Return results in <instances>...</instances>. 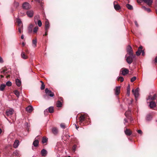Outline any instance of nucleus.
Here are the masks:
<instances>
[{"label":"nucleus","mask_w":157,"mask_h":157,"mask_svg":"<svg viewBox=\"0 0 157 157\" xmlns=\"http://www.w3.org/2000/svg\"><path fill=\"white\" fill-rule=\"evenodd\" d=\"M39 144V141L37 140H35L33 143V145L34 146L36 147H37Z\"/></svg>","instance_id":"obj_30"},{"label":"nucleus","mask_w":157,"mask_h":157,"mask_svg":"<svg viewBox=\"0 0 157 157\" xmlns=\"http://www.w3.org/2000/svg\"><path fill=\"white\" fill-rule=\"evenodd\" d=\"M125 128H126L124 130V133L125 134L127 135L130 136L132 134L131 131L129 129H127L126 127H125Z\"/></svg>","instance_id":"obj_17"},{"label":"nucleus","mask_w":157,"mask_h":157,"mask_svg":"<svg viewBox=\"0 0 157 157\" xmlns=\"http://www.w3.org/2000/svg\"><path fill=\"white\" fill-rule=\"evenodd\" d=\"M18 31L20 33H21L23 31V26H18Z\"/></svg>","instance_id":"obj_38"},{"label":"nucleus","mask_w":157,"mask_h":157,"mask_svg":"<svg viewBox=\"0 0 157 157\" xmlns=\"http://www.w3.org/2000/svg\"><path fill=\"white\" fill-rule=\"evenodd\" d=\"M40 82L42 84L43 83H44L42 81H40Z\"/></svg>","instance_id":"obj_64"},{"label":"nucleus","mask_w":157,"mask_h":157,"mask_svg":"<svg viewBox=\"0 0 157 157\" xmlns=\"http://www.w3.org/2000/svg\"><path fill=\"white\" fill-rule=\"evenodd\" d=\"M136 79V77H133L131 78V81L132 82H133L134 81H135Z\"/></svg>","instance_id":"obj_47"},{"label":"nucleus","mask_w":157,"mask_h":157,"mask_svg":"<svg viewBox=\"0 0 157 157\" xmlns=\"http://www.w3.org/2000/svg\"><path fill=\"white\" fill-rule=\"evenodd\" d=\"M152 118V117L151 114H148L147 115L146 117V120L147 121H151Z\"/></svg>","instance_id":"obj_16"},{"label":"nucleus","mask_w":157,"mask_h":157,"mask_svg":"<svg viewBox=\"0 0 157 157\" xmlns=\"http://www.w3.org/2000/svg\"><path fill=\"white\" fill-rule=\"evenodd\" d=\"M128 54L126 55V60L127 62L129 64H131L133 62V59L135 56L133 55H129V56H127Z\"/></svg>","instance_id":"obj_2"},{"label":"nucleus","mask_w":157,"mask_h":157,"mask_svg":"<svg viewBox=\"0 0 157 157\" xmlns=\"http://www.w3.org/2000/svg\"><path fill=\"white\" fill-rule=\"evenodd\" d=\"M116 3H117V2L116 1H114L113 2V5L114 9L116 10H119L121 8L120 6L118 4L115 5Z\"/></svg>","instance_id":"obj_20"},{"label":"nucleus","mask_w":157,"mask_h":157,"mask_svg":"<svg viewBox=\"0 0 157 157\" xmlns=\"http://www.w3.org/2000/svg\"><path fill=\"white\" fill-rule=\"evenodd\" d=\"M26 14L28 17H33L34 14V12L33 10H30L27 11Z\"/></svg>","instance_id":"obj_13"},{"label":"nucleus","mask_w":157,"mask_h":157,"mask_svg":"<svg viewBox=\"0 0 157 157\" xmlns=\"http://www.w3.org/2000/svg\"><path fill=\"white\" fill-rule=\"evenodd\" d=\"M3 74H0V76L1 78H2L4 77L3 75H2Z\"/></svg>","instance_id":"obj_56"},{"label":"nucleus","mask_w":157,"mask_h":157,"mask_svg":"<svg viewBox=\"0 0 157 157\" xmlns=\"http://www.w3.org/2000/svg\"><path fill=\"white\" fill-rule=\"evenodd\" d=\"M45 31L47 32H48V29L50 25L49 21L48 20H46L45 21Z\"/></svg>","instance_id":"obj_18"},{"label":"nucleus","mask_w":157,"mask_h":157,"mask_svg":"<svg viewBox=\"0 0 157 157\" xmlns=\"http://www.w3.org/2000/svg\"><path fill=\"white\" fill-rule=\"evenodd\" d=\"M22 7L24 9L28 10L31 8V6L28 3L25 2L23 3Z\"/></svg>","instance_id":"obj_9"},{"label":"nucleus","mask_w":157,"mask_h":157,"mask_svg":"<svg viewBox=\"0 0 157 157\" xmlns=\"http://www.w3.org/2000/svg\"><path fill=\"white\" fill-rule=\"evenodd\" d=\"M6 85L8 86H11L12 83L10 81H7L6 83Z\"/></svg>","instance_id":"obj_43"},{"label":"nucleus","mask_w":157,"mask_h":157,"mask_svg":"<svg viewBox=\"0 0 157 157\" xmlns=\"http://www.w3.org/2000/svg\"><path fill=\"white\" fill-rule=\"evenodd\" d=\"M14 93L15 95H16L17 97V98H19L20 95V94L18 91L17 90H15L14 91Z\"/></svg>","instance_id":"obj_33"},{"label":"nucleus","mask_w":157,"mask_h":157,"mask_svg":"<svg viewBox=\"0 0 157 157\" xmlns=\"http://www.w3.org/2000/svg\"><path fill=\"white\" fill-rule=\"evenodd\" d=\"M139 89L138 88H137L135 90L134 89L132 90V92L134 95L136 100H137V98L139 96Z\"/></svg>","instance_id":"obj_5"},{"label":"nucleus","mask_w":157,"mask_h":157,"mask_svg":"<svg viewBox=\"0 0 157 157\" xmlns=\"http://www.w3.org/2000/svg\"><path fill=\"white\" fill-rule=\"evenodd\" d=\"M14 110L12 109H7L6 111V114L8 117L11 116L13 113Z\"/></svg>","instance_id":"obj_8"},{"label":"nucleus","mask_w":157,"mask_h":157,"mask_svg":"<svg viewBox=\"0 0 157 157\" xmlns=\"http://www.w3.org/2000/svg\"><path fill=\"white\" fill-rule=\"evenodd\" d=\"M16 83L17 86H20L21 84V82L19 79L17 78L16 79Z\"/></svg>","instance_id":"obj_27"},{"label":"nucleus","mask_w":157,"mask_h":157,"mask_svg":"<svg viewBox=\"0 0 157 157\" xmlns=\"http://www.w3.org/2000/svg\"><path fill=\"white\" fill-rule=\"evenodd\" d=\"M13 155L18 156L19 155L18 151H15L13 152Z\"/></svg>","instance_id":"obj_46"},{"label":"nucleus","mask_w":157,"mask_h":157,"mask_svg":"<svg viewBox=\"0 0 157 157\" xmlns=\"http://www.w3.org/2000/svg\"><path fill=\"white\" fill-rule=\"evenodd\" d=\"M135 25H136L137 27H138V25L137 22L136 21H135Z\"/></svg>","instance_id":"obj_54"},{"label":"nucleus","mask_w":157,"mask_h":157,"mask_svg":"<svg viewBox=\"0 0 157 157\" xmlns=\"http://www.w3.org/2000/svg\"><path fill=\"white\" fill-rule=\"evenodd\" d=\"M19 144V141L18 140H15L13 144V146L14 148H16L18 147Z\"/></svg>","instance_id":"obj_22"},{"label":"nucleus","mask_w":157,"mask_h":157,"mask_svg":"<svg viewBox=\"0 0 157 157\" xmlns=\"http://www.w3.org/2000/svg\"><path fill=\"white\" fill-rule=\"evenodd\" d=\"M38 29H39V28H38V27H37V26L35 27L34 28V29L33 30V33H36L37 32V31Z\"/></svg>","instance_id":"obj_41"},{"label":"nucleus","mask_w":157,"mask_h":157,"mask_svg":"<svg viewBox=\"0 0 157 157\" xmlns=\"http://www.w3.org/2000/svg\"><path fill=\"white\" fill-rule=\"evenodd\" d=\"M33 25L31 24L29 27L28 30L29 33H31L32 32L33 29Z\"/></svg>","instance_id":"obj_28"},{"label":"nucleus","mask_w":157,"mask_h":157,"mask_svg":"<svg viewBox=\"0 0 157 157\" xmlns=\"http://www.w3.org/2000/svg\"><path fill=\"white\" fill-rule=\"evenodd\" d=\"M10 70L9 69L4 68L1 69L0 71V74L6 75L10 71Z\"/></svg>","instance_id":"obj_7"},{"label":"nucleus","mask_w":157,"mask_h":157,"mask_svg":"<svg viewBox=\"0 0 157 157\" xmlns=\"http://www.w3.org/2000/svg\"><path fill=\"white\" fill-rule=\"evenodd\" d=\"M142 8L143 10H144L145 11H146L148 12H150L151 11V10L150 8H147L145 6H143L142 7Z\"/></svg>","instance_id":"obj_32"},{"label":"nucleus","mask_w":157,"mask_h":157,"mask_svg":"<svg viewBox=\"0 0 157 157\" xmlns=\"http://www.w3.org/2000/svg\"><path fill=\"white\" fill-rule=\"evenodd\" d=\"M121 72L122 74L123 75H125L128 73L129 72L128 70L125 68H122L121 71Z\"/></svg>","instance_id":"obj_10"},{"label":"nucleus","mask_w":157,"mask_h":157,"mask_svg":"<svg viewBox=\"0 0 157 157\" xmlns=\"http://www.w3.org/2000/svg\"><path fill=\"white\" fill-rule=\"evenodd\" d=\"M120 86H116L115 89V94L116 95H118L120 92Z\"/></svg>","instance_id":"obj_15"},{"label":"nucleus","mask_w":157,"mask_h":157,"mask_svg":"<svg viewBox=\"0 0 157 157\" xmlns=\"http://www.w3.org/2000/svg\"><path fill=\"white\" fill-rule=\"evenodd\" d=\"M137 132L138 133L140 134H142V131L140 130H139L137 131Z\"/></svg>","instance_id":"obj_51"},{"label":"nucleus","mask_w":157,"mask_h":157,"mask_svg":"<svg viewBox=\"0 0 157 157\" xmlns=\"http://www.w3.org/2000/svg\"><path fill=\"white\" fill-rule=\"evenodd\" d=\"M48 140V139L47 138L43 137L42 139V143L43 144H44L45 143H46Z\"/></svg>","instance_id":"obj_40"},{"label":"nucleus","mask_w":157,"mask_h":157,"mask_svg":"<svg viewBox=\"0 0 157 157\" xmlns=\"http://www.w3.org/2000/svg\"><path fill=\"white\" fill-rule=\"evenodd\" d=\"M62 105V103L59 101H58L56 103V106L57 107H60Z\"/></svg>","instance_id":"obj_37"},{"label":"nucleus","mask_w":157,"mask_h":157,"mask_svg":"<svg viewBox=\"0 0 157 157\" xmlns=\"http://www.w3.org/2000/svg\"><path fill=\"white\" fill-rule=\"evenodd\" d=\"M5 86L6 85L5 84H1L0 86V90L3 91L4 90Z\"/></svg>","instance_id":"obj_35"},{"label":"nucleus","mask_w":157,"mask_h":157,"mask_svg":"<svg viewBox=\"0 0 157 157\" xmlns=\"http://www.w3.org/2000/svg\"><path fill=\"white\" fill-rule=\"evenodd\" d=\"M37 40L36 39H33L32 40V46L34 48L36 46Z\"/></svg>","instance_id":"obj_26"},{"label":"nucleus","mask_w":157,"mask_h":157,"mask_svg":"<svg viewBox=\"0 0 157 157\" xmlns=\"http://www.w3.org/2000/svg\"><path fill=\"white\" fill-rule=\"evenodd\" d=\"M155 63L157 64V56H156L155 57Z\"/></svg>","instance_id":"obj_55"},{"label":"nucleus","mask_w":157,"mask_h":157,"mask_svg":"<svg viewBox=\"0 0 157 157\" xmlns=\"http://www.w3.org/2000/svg\"><path fill=\"white\" fill-rule=\"evenodd\" d=\"M142 52V56H144V52L143 51L141 50V53Z\"/></svg>","instance_id":"obj_53"},{"label":"nucleus","mask_w":157,"mask_h":157,"mask_svg":"<svg viewBox=\"0 0 157 157\" xmlns=\"http://www.w3.org/2000/svg\"><path fill=\"white\" fill-rule=\"evenodd\" d=\"M2 132V129L0 128V134Z\"/></svg>","instance_id":"obj_62"},{"label":"nucleus","mask_w":157,"mask_h":157,"mask_svg":"<svg viewBox=\"0 0 157 157\" xmlns=\"http://www.w3.org/2000/svg\"><path fill=\"white\" fill-rule=\"evenodd\" d=\"M26 109L28 112L29 113H31L33 109V108L31 106H29L27 107H26Z\"/></svg>","instance_id":"obj_21"},{"label":"nucleus","mask_w":157,"mask_h":157,"mask_svg":"<svg viewBox=\"0 0 157 157\" xmlns=\"http://www.w3.org/2000/svg\"><path fill=\"white\" fill-rule=\"evenodd\" d=\"M117 80L118 81H120L121 82H122L124 81V78L120 76L117 78Z\"/></svg>","instance_id":"obj_42"},{"label":"nucleus","mask_w":157,"mask_h":157,"mask_svg":"<svg viewBox=\"0 0 157 157\" xmlns=\"http://www.w3.org/2000/svg\"><path fill=\"white\" fill-rule=\"evenodd\" d=\"M48 32H47L45 31V33L44 35H44H45V36H46V35H47V33H48Z\"/></svg>","instance_id":"obj_59"},{"label":"nucleus","mask_w":157,"mask_h":157,"mask_svg":"<svg viewBox=\"0 0 157 157\" xmlns=\"http://www.w3.org/2000/svg\"><path fill=\"white\" fill-rule=\"evenodd\" d=\"M142 48H143V47L141 46H140L139 48L138 51L137 52H136V55L137 56H139L140 55V54L141 53V50H142Z\"/></svg>","instance_id":"obj_19"},{"label":"nucleus","mask_w":157,"mask_h":157,"mask_svg":"<svg viewBox=\"0 0 157 157\" xmlns=\"http://www.w3.org/2000/svg\"><path fill=\"white\" fill-rule=\"evenodd\" d=\"M35 0L39 2V3H40V0Z\"/></svg>","instance_id":"obj_60"},{"label":"nucleus","mask_w":157,"mask_h":157,"mask_svg":"<svg viewBox=\"0 0 157 157\" xmlns=\"http://www.w3.org/2000/svg\"><path fill=\"white\" fill-rule=\"evenodd\" d=\"M127 51L129 55H133L132 49L131 46L129 45L127 47Z\"/></svg>","instance_id":"obj_11"},{"label":"nucleus","mask_w":157,"mask_h":157,"mask_svg":"<svg viewBox=\"0 0 157 157\" xmlns=\"http://www.w3.org/2000/svg\"><path fill=\"white\" fill-rule=\"evenodd\" d=\"M17 22L18 23V26H23L21 21L19 18H17Z\"/></svg>","instance_id":"obj_29"},{"label":"nucleus","mask_w":157,"mask_h":157,"mask_svg":"<svg viewBox=\"0 0 157 157\" xmlns=\"http://www.w3.org/2000/svg\"><path fill=\"white\" fill-rule=\"evenodd\" d=\"M39 16L36 15L34 17V21L35 24L37 23V24L39 27H41L42 25V23L41 21L40 20H39Z\"/></svg>","instance_id":"obj_4"},{"label":"nucleus","mask_w":157,"mask_h":157,"mask_svg":"<svg viewBox=\"0 0 157 157\" xmlns=\"http://www.w3.org/2000/svg\"><path fill=\"white\" fill-rule=\"evenodd\" d=\"M77 147V146L76 145H74L72 147V150L74 152H75L76 149Z\"/></svg>","instance_id":"obj_48"},{"label":"nucleus","mask_w":157,"mask_h":157,"mask_svg":"<svg viewBox=\"0 0 157 157\" xmlns=\"http://www.w3.org/2000/svg\"><path fill=\"white\" fill-rule=\"evenodd\" d=\"M19 6V4L17 2H14V6L16 7V8H17Z\"/></svg>","instance_id":"obj_45"},{"label":"nucleus","mask_w":157,"mask_h":157,"mask_svg":"<svg viewBox=\"0 0 157 157\" xmlns=\"http://www.w3.org/2000/svg\"><path fill=\"white\" fill-rule=\"evenodd\" d=\"M131 113V111L129 110L126 111L125 113V115L126 117H128Z\"/></svg>","instance_id":"obj_39"},{"label":"nucleus","mask_w":157,"mask_h":157,"mask_svg":"<svg viewBox=\"0 0 157 157\" xmlns=\"http://www.w3.org/2000/svg\"><path fill=\"white\" fill-rule=\"evenodd\" d=\"M46 95L44 96V98L46 99L48 96H49L51 97H52L54 95V93L50 90H49L48 88H46L45 90Z\"/></svg>","instance_id":"obj_3"},{"label":"nucleus","mask_w":157,"mask_h":157,"mask_svg":"<svg viewBox=\"0 0 157 157\" xmlns=\"http://www.w3.org/2000/svg\"><path fill=\"white\" fill-rule=\"evenodd\" d=\"M130 85H128L127 89V94L128 96H129L130 95Z\"/></svg>","instance_id":"obj_31"},{"label":"nucleus","mask_w":157,"mask_h":157,"mask_svg":"<svg viewBox=\"0 0 157 157\" xmlns=\"http://www.w3.org/2000/svg\"><path fill=\"white\" fill-rule=\"evenodd\" d=\"M157 98V96L156 94H154L153 96L151 95H150L148 96V98H147V103H148L149 101H153L156 99Z\"/></svg>","instance_id":"obj_6"},{"label":"nucleus","mask_w":157,"mask_h":157,"mask_svg":"<svg viewBox=\"0 0 157 157\" xmlns=\"http://www.w3.org/2000/svg\"><path fill=\"white\" fill-rule=\"evenodd\" d=\"M45 88V85L44 83H43L42 84H41V85L40 87V89L41 90H43Z\"/></svg>","instance_id":"obj_44"},{"label":"nucleus","mask_w":157,"mask_h":157,"mask_svg":"<svg viewBox=\"0 0 157 157\" xmlns=\"http://www.w3.org/2000/svg\"><path fill=\"white\" fill-rule=\"evenodd\" d=\"M24 35H22L21 36V38L22 39H24Z\"/></svg>","instance_id":"obj_58"},{"label":"nucleus","mask_w":157,"mask_h":157,"mask_svg":"<svg viewBox=\"0 0 157 157\" xmlns=\"http://www.w3.org/2000/svg\"><path fill=\"white\" fill-rule=\"evenodd\" d=\"M60 127L61 128L64 129L65 128V126L64 123H61L60 124Z\"/></svg>","instance_id":"obj_49"},{"label":"nucleus","mask_w":157,"mask_h":157,"mask_svg":"<svg viewBox=\"0 0 157 157\" xmlns=\"http://www.w3.org/2000/svg\"><path fill=\"white\" fill-rule=\"evenodd\" d=\"M25 43H22V45H23V46H24L25 45Z\"/></svg>","instance_id":"obj_63"},{"label":"nucleus","mask_w":157,"mask_h":157,"mask_svg":"<svg viewBox=\"0 0 157 157\" xmlns=\"http://www.w3.org/2000/svg\"><path fill=\"white\" fill-rule=\"evenodd\" d=\"M21 57L24 59H28V56L26 55L25 53L24 52H22L21 54Z\"/></svg>","instance_id":"obj_23"},{"label":"nucleus","mask_w":157,"mask_h":157,"mask_svg":"<svg viewBox=\"0 0 157 157\" xmlns=\"http://www.w3.org/2000/svg\"><path fill=\"white\" fill-rule=\"evenodd\" d=\"M75 126H76V128L77 129H78V127H77L76 124H75Z\"/></svg>","instance_id":"obj_61"},{"label":"nucleus","mask_w":157,"mask_h":157,"mask_svg":"<svg viewBox=\"0 0 157 157\" xmlns=\"http://www.w3.org/2000/svg\"><path fill=\"white\" fill-rule=\"evenodd\" d=\"M148 102L149 103V106L150 108H153L156 107V104L155 101H149Z\"/></svg>","instance_id":"obj_12"},{"label":"nucleus","mask_w":157,"mask_h":157,"mask_svg":"<svg viewBox=\"0 0 157 157\" xmlns=\"http://www.w3.org/2000/svg\"><path fill=\"white\" fill-rule=\"evenodd\" d=\"M48 110L49 113H52L54 111L53 107H50L48 109Z\"/></svg>","instance_id":"obj_36"},{"label":"nucleus","mask_w":157,"mask_h":157,"mask_svg":"<svg viewBox=\"0 0 157 157\" xmlns=\"http://www.w3.org/2000/svg\"><path fill=\"white\" fill-rule=\"evenodd\" d=\"M128 122L127 120L126 119H124V123L125 124V123Z\"/></svg>","instance_id":"obj_52"},{"label":"nucleus","mask_w":157,"mask_h":157,"mask_svg":"<svg viewBox=\"0 0 157 157\" xmlns=\"http://www.w3.org/2000/svg\"><path fill=\"white\" fill-rule=\"evenodd\" d=\"M89 119L87 114L81 115L79 118L80 124L81 125H84V122H88Z\"/></svg>","instance_id":"obj_1"},{"label":"nucleus","mask_w":157,"mask_h":157,"mask_svg":"<svg viewBox=\"0 0 157 157\" xmlns=\"http://www.w3.org/2000/svg\"><path fill=\"white\" fill-rule=\"evenodd\" d=\"M52 132L54 134H56L58 132V130L57 128L53 127L52 129Z\"/></svg>","instance_id":"obj_25"},{"label":"nucleus","mask_w":157,"mask_h":157,"mask_svg":"<svg viewBox=\"0 0 157 157\" xmlns=\"http://www.w3.org/2000/svg\"><path fill=\"white\" fill-rule=\"evenodd\" d=\"M41 153L42 156H46L47 154V152L45 149H43L41 151Z\"/></svg>","instance_id":"obj_24"},{"label":"nucleus","mask_w":157,"mask_h":157,"mask_svg":"<svg viewBox=\"0 0 157 157\" xmlns=\"http://www.w3.org/2000/svg\"><path fill=\"white\" fill-rule=\"evenodd\" d=\"M126 6L127 8L130 10H132L133 9V7L132 6L129 4H127Z\"/></svg>","instance_id":"obj_34"},{"label":"nucleus","mask_w":157,"mask_h":157,"mask_svg":"<svg viewBox=\"0 0 157 157\" xmlns=\"http://www.w3.org/2000/svg\"><path fill=\"white\" fill-rule=\"evenodd\" d=\"M142 1L149 6H150L153 2V0H142Z\"/></svg>","instance_id":"obj_14"},{"label":"nucleus","mask_w":157,"mask_h":157,"mask_svg":"<svg viewBox=\"0 0 157 157\" xmlns=\"http://www.w3.org/2000/svg\"><path fill=\"white\" fill-rule=\"evenodd\" d=\"M4 62V61L3 60V59L2 57H1V56H0V63H2Z\"/></svg>","instance_id":"obj_50"},{"label":"nucleus","mask_w":157,"mask_h":157,"mask_svg":"<svg viewBox=\"0 0 157 157\" xmlns=\"http://www.w3.org/2000/svg\"><path fill=\"white\" fill-rule=\"evenodd\" d=\"M47 109L45 110L44 112V114H45L46 113H47Z\"/></svg>","instance_id":"obj_57"}]
</instances>
